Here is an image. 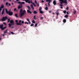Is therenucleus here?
Listing matches in <instances>:
<instances>
[{
  "mask_svg": "<svg viewBox=\"0 0 79 79\" xmlns=\"http://www.w3.org/2000/svg\"><path fill=\"white\" fill-rule=\"evenodd\" d=\"M26 14V10H24L23 11V9H21L20 10V13H19V16L20 17H22L24 15Z\"/></svg>",
  "mask_w": 79,
  "mask_h": 79,
  "instance_id": "nucleus-1",
  "label": "nucleus"
},
{
  "mask_svg": "<svg viewBox=\"0 0 79 79\" xmlns=\"http://www.w3.org/2000/svg\"><path fill=\"white\" fill-rule=\"evenodd\" d=\"M6 13L7 14L9 15V16H12L13 14V13L12 11H8V10L6 9H5Z\"/></svg>",
  "mask_w": 79,
  "mask_h": 79,
  "instance_id": "nucleus-2",
  "label": "nucleus"
},
{
  "mask_svg": "<svg viewBox=\"0 0 79 79\" xmlns=\"http://www.w3.org/2000/svg\"><path fill=\"white\" fill-rule=\"evenodd\" d=\"M60 4H63V3L67 4V0H59Z\"/></svg>",
  "mask_w": 79,
  "mask_h": 79,
  "instance_id": "nucleus-3",
  "label": "nucleus"
},
{
  "mask_svg": "<svg viewBox=\"0 0 79 79\" xmlns=\"http://www.w3.org/2000/svg\"><path fill=\"white\" fill-rule=\"evenodd\" d=\"M8 19V17L6 16L2 17V19H1L2 21H6V19Z\"/></svg>",
  "mask_w": 79,
  "mask_h": 79,
  "instance_id": "nucleus-4",
  "label": "nucleus"
},
{
  "mask_svg": "<svg viewBox=\"0 0 79 79\" xmlns=\"http://www.w3.org/2000/svg\"><path fill=\"white\" fill-rule=\"evenodd\" d=\"M19 23H17V25L18 26L19 25H22V23H21V20H20L19 21Z\"/></svg>",
  "mask_w": 79,
  "mask_h": 79,
  "instance_id": "nucleus-5",
  "label": "nucleus"
},
{
  "mask_svg": "<svg viewBox=\"0 0 79 79\" xmlns=\"http://www.w3.org/2000/svg\"><path fill=\"white\" fill-rule=\"evenodd\" d=\"M23 7V5L21 4L19 6H18V9H20V8H21Z\"/></svg>",
  "mask_w": 79,
  "mask_h": 79,
  "instance_id": "nucleus-6",
  "label": "nucleus"
},
{
  "mask_svg": "<svg viewBox=\"0 0 79 79\" xmlns=\"http://www.w3.org/2000/svg\"><path fill=\"white\" fill-rule=\"evenodd\" d=\"M10 23L12 25H13L14 24V21H13V20H12L10 21Z\"/></svg>",
  "mask_w": 79,
  "mask_h": 79,
  "instance_id": "nucleus-7",
  "label": "nucleus"
},
{
  "mask_svg": "<svg viewBox=\"0 0 79 79\" xmlns=\"http://www.w3.org/2000/svg\"><path fill=\"white\" fill-rule=\"evenodd\" d=\"M3 24H1L0 25V28L2 30L3 28Z\"/></svg>",
  "mask_w": 79,
  "mask_h": 79,
  "instance_id": "nucleus-8",
  "label": "nucleus"
},
{
  "mask_svg": "<svg viewBox=\"0 0 79 79\" xmlns=\"http://www.w3.org/2000/svg\"><path fill=\"white\" fill-rule=\"evenodd\" d=\"M5 9L4 8L2 10V11L1 13V14L2 15H3V14H4V13H5Z\"/></svg>",
  "mask_w": 79,
  "mask_h": 79,
  "instance_id": "nucleus-9",
  "label": "nucleus"
},
{
  "mask_svg": "<svg viewBox=\"0 0 79 79\" xmlns=\"http://www.w3.org/2000/svg\"><path fill=\"white\" fill-rule=\"evenodd\" d=\"M53 4H54V5H56V1L54 0L53 2Z\"/></svg>",
  "mask_w": 79,
  "mask_h": 79,
  "instance_id": "nucleus-10",
  "label": "nucleus"
},
{
  "mask_svg": "<svg viewBox=\"0 0 79 79\" xmlns=\"http://www.w3.org/2000/svg\"><path fill=\"white\" fill-rule=\"evenodd\" d=\"M7 32H8V29H7L4 31V34H5Z\"/></svg>",
  "mask_w": 79,
  "mask_h": 79,
  "instance_id": "nucleus-11",
  "label": "nucleus"
},
{
  "mask_svg": "<svg viewBox=\"0 0 79 79\" xmlns=\"http://www.w3.org/2000/svg\"><path fill=\"white\" fill-rule=\"evenodd\" d=\"M27 12L28 13H30V14H32V12L29 10H27Z\"/></svg>",
  "mask_w": 79,
  "mask_h": 79,
  "instance_id": "nucleus-12",
  "label": "nucleus"
},
{
  "mask_svg": "<svg viewBox=\"0 0 79 79\" xmlns=\"http://www.w3.org/2000/svg\"><path fill=\"white\" fill-rule=\"evenodd\" d=\"M30 6L31 7V8H32V9L33 10H34V7L33 6V5H32V4H31L30 5Z\"/></svg>",
  "mask_w": 79,
  "mask_h": 79,
  "instance_id": "nucleus-13",
  "label": "nucleus"
},
{
  "mask_svg": "<svg viewBox=\"0 0 79 79\" xmlns=\"http://www.w3.org/2000/svg\"><path fill=\"white\" fill-rule=\"evenodd\" d=\"M4 8V5H3V4H2L1 6V7L0 8L2 9V8Z\"/></svg>",
  "mask_w": 79,
  "mask_h": 79,
  "instance_id": "nucleus-14",
  "label": "nucleus"
},
{
  "mask_svg": "<svg viewBox=\"0 0 79 79\" xmlns=\"http://www.w3.org/2000/svg\"><path fill=\"white\" fill-rule=\"evenodd\" d=\"M26 7H27V8H28L29 10H31V7H30L29 6H26Z\"/></svg>",
  "mask_w": 79,
  "mask_h": 79,
  "instance_id": "nucleus-15",
  "label": "nucleus"
},
{
  "mask_svg": "<svg viewBox=\"0 0 79 79\" xmlns=\"http://www.w3.org/2000/svg\"><path fill=\"white\" fill-rule=\"evenodd\" d=\"M33 13L35 14V15L37 14V12L34 10L33 11Z\"/></svg>",
  "mask_w": 79,
  "mask_h": 79,
  "instance_id": "nucleus-16",
  "label": "nucleus"
},
{
  "mask_svg": "<svg viewBox=\"0 0 79 79\" xmlns=\"http://www.w3.org/2000/svg\"><path fill=\"white\" fill-rule=\"evenodd\" d=\"M39 12L40 13H41V14H43V13H44V11H42V10H40L39 11Z\"/></svg>",
  "mask_w": 79,
  "mask_h": 79,
  "instance_id": "nucleus-17",
  "label": "nucleus"
},
{
  "mask_svg": "<svg viewBox=\"0 0 79 79\" xmlns=\"http://www.w3.org/2000/svg\"><path fill=\"white\" fill-rule=\"evenodd\" d=\"M68 15H65L64 16V18H68Z\"/></svg>",
  "mask_w": 79,
  "mask_h": 79,
  "instance_id": "nucleus-18",
  "label": "nucleus"
},
{
  "mask_svg": "<svg viewBox=\"0 0 79 79\" xmlns=\"http://www.w3.org/2000/svg\"><path fill=\"white\" fill-rule=\"evenodd\" d=\"M63 22L64 23H66V19H64L63 20Z\"/></svg>",
  "mask_w": 79,
  "mask_h": 79,
  "instance_id": "nucleus-19",
  "label": "nucleus"
},
{
  "mask_svg": "<svg viewBox=\"0 0 79 79\" xmlns=\"http://www.w3.org/2000/svg\"><path fill=\"white\" fill-rule=\"evenodd\" d=\"M6 27H4L2 28V31H3V30H4V29H6Z\"/></svg>",
  "mask_w": 79,
  "mask_h": 79,
  "instance_id": "nucleus-20",
  "label": "nucleus"
},
{
  "mask_svg": "<svg viewBox=\"0 0 79 79\" xmlns=\"http://www.w3.org/2000/svg\"><path fill=\"white\" fill-rule=\"evenodd\" d=\"M41 10H42V7H40L39 9V11H41Z\"/></svg>",
  "mask_w": 79,
  "mask_h": 79,
  "instance_id": "nucleus-21",
  "label": "nucleus"
},
{
  "mask_svg": "<svg viewBox=\"0 0 79 79\" xmlns=\"http://www.w3.org/2000/svg\"><path fill=\"white\" fill-rule=\"evenodd\" d=\"M6 6H8V2H6Z\"/></svg>",
  "mask_w": 79,
  "mask_h": 79,
  "instance_id": "nucleus-22",
  "label": "nucleus"
},
{
  "mask_svg": "<svg viewBox=\"0 0 79 79\" xmlns=\"http://www.w3.org/2000/svg\"><path fill=\"white\" fill-rule=\"evenodd\" d=\"M35 16H35V15L34 16V19L35 20L37 19V18H36L35 17Z\"/></svg>",
  "mask_w": 79,
  "mask_h": 79,
  "instance_id": "nucleus-23",
  "label": "nucleus"
},
{
  "mask_svg": "<svg viewBox=\"0 0 79 79\" xmlns=\"http://www.w3.org/2000/svg\"><path fill=\"white\" fill-rule=\"evenodd\" d=\"M56 15H57V16H58V15H59V12H56Z\"/></svg>",
  "mask_w": 79,
  "mask_h": 79,
  "instance_id": "nucleus-24",
  "label": "nucleus"
},
{
  "mask_svg": "<svg viewBox=\"0 0 79 79\" xmlns=\"http://www.w3.org/2000/svg\"><path fill=\"white\" fill-rule=\"evenodd\" d=\"M8 25H9V27H11V24L10 23H9Z\"/></svg>",
  "mask_w": 79,
  "mask_h": 79,
  "instance_id": "nucleus-25",
  "label": "nucleus"
},
{
  "mask_svg": "<svg viewBox=\"0 0 79 79\" xmlns=\"http://www.w3.org/2000/svg\"><path fill=\"white\" fill-rule=\"evenodd\" d=\"M45 10H48V7H47V6H46V7L45 8Z\"/></svg>",
  "mask_w": 79,
  "mask_h": 79,
  "instance_id": "nucleus-26",
  "label": "nucleus"
},
{
  "mask_svg": "<svg viewBox=\"0 0 79 79\" xmlns=\"http://www.w3.org/2000/svg\"><path fill=\"white\" fill-rule=\"evenodd\" d=\"M15 16H16V18H18V14H15Z\"/></svg>",
  "mask_w": 79,
  "mask_h": 79,
  "instance_id": "nucleus-27",
  "label": "nucleus"
},
{
  "mask_svg": "<svg viewBox=\"0 0 79 79\" xmlns=\"http://www.w3.org/2000/svg\"><path fill=\"white\" fill-rule=\"evenodd\" d=\"M63 13H64V14H66V10H64L63 11Z\"/></svg>",
  "mask_w": 79,
  "mask_h": 79,
  "instance_id": "nucleus-28",
  "label": "nucleus"
},
{
  "mask_svg": "<svg viewBox=\"0 0 79 79\" xmlns=\"http://www.w3.org/2000/svg\"><path fill=\"white\" fill-rule=\"evenodd\" d=\"M76 10H74L73 11V13L74 15H75V14H76Z\"/></svg>",
  "mask_w": 79,
  "mask_h": 79,
  "instance_id": "nucleus-29",
  "label": "nucleus"
},
{
  "mask_svg": "<svg viewBox=\"0 0 79 79\" xmlns=\"http://www.w3.org/2000/svg\"><path fill=\"white\" fill-rule=\"evenodd\" d=\"M29 0H25V1L26 3H27V2H29Z\"/></svg>",
  "mask_w": 79,
  "mask_h": 79,
  "instance_id": "nucleus-30",
  "label": "nucleus"
},
{
  "mask_svg": "<svg viewBox=\"0 0 79 79\" xmlns=\"http://www.w3.org/2000/svg\"><path fill=\"white\" fill-rule=\"evenodd\" d=\"M32 23H34V24L35 23V21L34 20H33L32 21Z\"/></svg>",
  "mask_w": 79,
  "mask_h": 79,
  "instance_id": "nucleus-31",
  "label": "nucleus"
},
{
  "mask_svg": "<svg viewBox=\"0 0 79 79\" xmlns=\"http://www.w3.org/2000/svg\"><path fill=\"white\" fill-rule=\"evenodd\" d=\"M46 1L47 2H48L49 3H50V0H46Z\"/></svg>",
  "mask_w": 79,
  "mask_h": 79,
  "instance_id": "nucleus-32",
  "label": "nucleus"
},
{
  "mask_svg": "<svg viewBox=\"0 0 79 79\" xmlns=\"http://www.w3.org/2000/svg\"><path fill=\"white\" fill-rule=\"evenodd\" d=\"M66 10H69V7L68 6L67 7V8H66Z\"/></svg>",
  "mask_w": 79,
  "mask_h": 79,
  "instance_id": "nucleus-33",
  "label": "nucleus"
},
{
  "mask_svg": "<svg viewBox=\"0 0 79 79\" xmlns=\"http://www.w3.org/2000/svg\"><path fill=\"white\" fill-rule=\"evenodd\" d=\"M3 24H4V25H5V26L6 25V23L5 22L3 23Z\"/></svg>",
  "mask_w": 79,
  "mask_h": 79,
  "instance_id": "nucleus-34",
  "label": "nucleus"
},
{
  "mask_svg": "<svg viewBox=\"0 0 79 79\" xmlns=\"http://www.w3.org/2000/svg\"><path fill=\"white\" fill-rule=\"evenodd\" d=\"M24 3H25V2H21V4H24Z\"/></svg>",
  "mask_w": 79,
  "mask_h": 79,
  "instance_id": "nucleus-35",
  "label": "nucleus"
},
{
  "mask_svg": "<svg viewBox=\"0 0 79 79\" xmlns=\"http://www.w3.org/2000/svg\"><path fill=\"white\" fill-rule=\"evenodd\" d=\"M34 26V24L33 23H32L31 25L30 26Z\"/></svg>",
  "mask_w": 79,
  "mask_h": 79,
  "instance_id": "nucleus-36",
  "label": "nucleus"
},
{
  "mask_svg": "<svg viewBox=\"0 0 79 79\" xmlns=\"http://www.w3.org/2000/svg\"><path fill=\"white\" fill-rule=\"evenodd\" d=\"M37 23H36L35 24V27H37Z\"/></svg>",
  "mask_w": 79,
  "mask_h": 79,
  "instance_id": "nucleus-37",
  "label": "nucleus"
},
{
  "mask_svg": "<svg viewBox=\"0 0 79 79\" xmlns=\"http://www.w3.org/2000/svg\"><path fill=\"white\" fill-rule=\"evenodd\" d=\"M15 21L16 23V25H17V23H18V20H16Z\"/></svg>",
  "mask_w": 79,
  "mask_h": 79,
  "instance_id": "nucleus-38",
  "label": "nucleus"
},
{
  "mask_svg": "<svg viewBox=\"0 0 79 79\" xmlns=\"http://www.w3.org/2000/svg\"><path fill=\"white\" fill-rule=\"evenodd\" d=\"M5 35H6L4 33L3 34H2V36H3V37H4V36H5Z\"/></svg>",
  "mask_w": 79,
  "mask_h": 79,
  "instance_id": "nucleus-39",
  "label": "nucleus"
},
{
  "mask_svg": "<svg viewBox=\"0 0 79 79\" xmlns=\"http://www.w3.org/2000/svg\"><path fill=\"white\" fill-rule=\"evenodd\" d=\"M27 21H28V22L30 21L29 19L28 18L27 19Z\"/></svg>",
  "mask_w": 79,
  "mask_h": 79,
  "instance_id": "nucleus-40",
  "label": "nucleus"
},
{
  "mask_svg": "<svg viewBox=\"0 0 79 79\" xmlns=\"http://www.w3.org/2000/svg\"><path fill=\"white\" fill-rule=\"evenodd\" d=\"M10 33H11V34H13V35L14 34V33H13V32L12 31L10 32Z\"/></svg>",
  "mask_w": 79,
  "mask_h": 79,
  "instance_id": "nucleus-41",
  "label": "nucleus"
},
{
  "mask_svg": "<svg viewBox=\"0 0 79 79\" xmlns=\"http://www.w3.org/2000/svg\"><path fill=\"white\" fill-rule=\"evenodd\" d=\"M10 18H9L8 19V23H9V22H10Z\"/></svg>",
  "mask_w": 79,
  "mask_h": 79,
  "instance_id": "nucleus-42",
  "label": "nucleus"
},
{
  "mask_svg": "<svg viewBox=\"0 0 79 79\" xmlns=\"http://www.w3.org/2000/svg\"><path fill=\"white\" fill-rule=\"evenodd\" d=\"M39 33V31H37L35 32L36 34H37V33Z\"/></svg>",
  "mask_w": 79,
  "mask_h": 79,
  "instance_id": "nucleus-43",
  "label": "nucleus"
},
{
  "mask_svg": "<svg viewBox=\"0 0 79 79\" xmlns=\"http://www.w3.org/2000/svg\"><path fill=\"white\" fill-rule=\"evenodd\" d=\"M35 3H36V4H37V1H36V0H35Z\"/></svg>",
  "mask_w": 79,
  "mask_h": 79,
  "instance_id": "nucleus-44",
  "label": "nucleus"
},
{
  "mask_svg": "<svg viewBox=\"0 0 79 79\" xmlns=\"http://www.w3.org/2000/svg\"><path fill=\"white\" fill-rule=\"evenodd\" d=\"M14 11H16V8H15L14 9Z\"/></svg>",
  "mask_w": 79,
  "mask_h": 79,
  "instance_id": "nucleus-45",
  "label": "nucleus"
},
{
  "mask_svg": "<svg viewBox=\"0 0 79 79\" xmlns=\"http://www.w3.org/2000/svg\"><path fill=\"white\" fill-rule=\"evenodd\" d=\"M18 3L19 4H21V2H18Z\"/></svg>",
  "mask_w": 79,
  "mask_h": 79,
  "instance_id": "nucleus-46",
  "label": "nucleus"
},
{
  "mask_svg": "<svg viewBox=\"0 0 79 79\" xmlns=\"http://www.w3.org/2000/svg\"><path fill=\"white\" fill-rule=\"evenodd\" d=\"M37 6H39V4H37Z\"/></svg>",
  "mask_w": 79,
  "mask_h": 79,
  "instance_id": "nucleus-47",
  "label": "nucleus"
},
{
  "mask_svg": "<svg viewBox=\"0 0 79 79\" xmlns=\"http://www.w3.org/2000/svg\"><path fill=\"white\" fill-rule=\"evenodd\" d=\"M21 23L22 24H23L24 23V21H22Z\"/></svg>",
  "mask_w": 79,
  "mask_h": 79,
  "instance_id": "nucleus-48",
  "label": "nucleus"
},
{
  "mask_svg": "<svg viewBox=\"0 0 79 79\" xmlns=\"http://www.w3.org/2000/svg\"><path fill=\"white\" fill-rule=\"evenodd\" d=\"M41 2H42V3H44V0H42Z\"/></svg>",
  "mask_w": 79,
  "mask_h": 79,
  "instance_id": "nucleus-49",
  "label": "nucleus"
},
{
  "mask_svg": "<svg viewBox=\"0 0 79 79\" xmlns=\"http://www.w3.org/2000/svg\"><path fill=\"white\" fill-rule=\"evenodd\" d=\"M60 6H63V4H60Z\"/></svg>",
  "mask_w": 79,
  "mask_h": 79,
  "instance_id": "nucleus-50",
  "label": "nucleus"
},
{
  "mask_svg": "<svg viewBox=\"0 0 79 79\" xmlns=\"http://www.w3.org/2000/svg\"><path fill=\"white\" fill-rule=\"evenodd\" d=\"M58 11H59V10L58 9L56 12V13H58Z\"/></svg>",
  "mask_w": 79,
  "mask_h": 79,
  "instance_id": "nucleus-51",
  "label": "nucleus"
},
{
  "mask_svg": "<svg viewBox=\"0 0 79 79\" xmlns=\"http://www.w3.org/2000/svg\"><path fill=\"white\" fill-rule=\"evenodd\" d=\"M41 19H43V17H41Z\"/></svg>",
  "mask_w": 79,
  "mask_h": 79,
  "instance_id": "nucleus-52",
  "label": "nucleus"
},
{
  "mask_svg": "<svg viewBox=\"0 0 79 79\" xmlns=\"http://www.w3.org/2000/svg\"><path fill=\"white\" fill-rule=\"evenodd\" d=\"M67 15H69V12H67Z\"/></svg>",
  "mask_w": 79,
  "mask_h": 79,
  "instance_id": "nucleus-53",
  "label": "nucleus"
},
{
  "mask_svg": "<svg viewBox=\"0 0 79 79\" xmlns=\"http://www.w3.org/2000/svg\"><path fill=\"white\" fill-rule=\"evenodd\" d=\"M49 13H51V12H52V11H51V10H49Z\"/></svg>",
  "mask_w": 79,
  "mask_h": 79,
  "instance_id": "nucleus-54",
  "label": "nucleus"
},
{
  "mask_svg": "<svg viewBox=\"0 0 79 79\" xmlns=\"http://www.w3.org/2000/svg\"><path fill=\"white\" fill-rule=\"evenodd\" d=\"M9 6H11V4H10V3H9Z\"/></svg>",
  "mask_w": 79,
  "mask_h": 79,
  "instance_id": "nucleus-55",
  "label": "nucleus"
},
{
  "mask_svg": "<svg viewBox=\"0 0 79 79\" xmlns=\"http://www.w3.org/2000/svg\"><path fill=\"white\" fill-rule=\"evenodd\" d=\"M28 22L29 24H31V22H30V21H29Z\"/></svg>",
  "mask_w": 79,
  "mask_h": 79,
  "instance_id": "nucleus-56",
  "label": "nucleus"
},
{
  "mask_svg": "<svg viewBox=\"0 0 79 79\" xmlns=\"http://www.w3.org/2000/svg\"><path fill=\"white\" fill-rule=\"evenodd\" d=\"M60 8H61V9H63V7L62 6L60 7Z\"/></svg>",
  "mask_w": 79,
  "mask_h": 79,
  "instance_id": "nucleus-57",
  "label": "nucleus"
},
{
  "mask_svg": "<svg viewBox=\"0 0 79 79\" xmlns=\"http://www.w3.org/2000/svg\"><path fill=\"white\" fill-rule=\"evenodd\" d=\"M25 24H27V22H25Z\"/></svg>",
  "mask_w": 79,
  "mask_h": 79,
  "instance_id": "nucleus-58",
  "label": "nucleus"
},
{
  "mask_svg": "<svg viewBox=\"0 0 79 79\" xmlns=\"http://www.w3.org/2000/svg\"><path fill=\"white\" fill-rule=\"evenodd\" d=\"M28 3H31V2H30V1H28Z\"/></svg>",
  "mask_w": 79,
  "mask_h": 79,
  "instance_id": "nucleus-59",
  "label": "nucleus"
},
{
  "mask_svg": "<svg viewBox=\"0 0 79 79\" xmlns=\"http://www.w3.org/2000/svg\"><path fill=\"white\" fill-rule=\"evenodd\" d=\"M32 4H33V5H35V3H32Z\"/></svg>",
  "mask_w": 79,
  "mask_h": 79,
  "instance_id": "nucleus-60",
  "label": "nucleus"
},
{
  "mask_svg": "<svg viewBox=\"0 0 79 79\" xmlns=\"http://www.w3.org/2000/svg\"><path fill=\"white\" fill-rule=\"evenodd\" d=\"M27 24H29V23H28V22H27Z\"/></svg>",
  "mask_w": 79,
  "mask_h": 79,
  "instance_id": "nucleus-61",
  "label": "nucleus"
},
{
  "mask_svg": "<svg viewBox=\"0 0 79 79\" xmlns=\"http://www.w3.org/2000/svg\"><path fill=\"white\" fill-rule=\"evenodd\" d=\"M13 27H11V28L12 29V28H13Z\"/></svg>",
  "mask_w": 79,
  "mask_h": 79,
  "instance_id": "nucleus-62",
  "label": "nucleus"
},
{
  "mask_svg": "<svg viewBox=\"0 0 79 79\" xmlns=\"http://www.w3.org/2000/svg\"><path fill=\"white\" fill-rule=\"evenodd\" d=\"M34 6H36V5H35H35H34Z\"/></svg>",
  "mask_w": 79,
  "mask_h": 79,
  "instance_id": "nucleus-63",
  "label": "nucleus"
},
{
  "mask_svg": "<svg viewBox=\"0 0 79 79\" xmlns=\"http://www.w3.org/2000/svg\"><path fill=\"white\" fill-rule=\"evenodd\" d=\"M11 4H12V5H14L13 3H11Z\"/></svg>",
  "mask_w": 79,
  "mask_h": 79,
  "instance_id": "nucleus-64",
  "label": "nucleus"
}]
</instances>
